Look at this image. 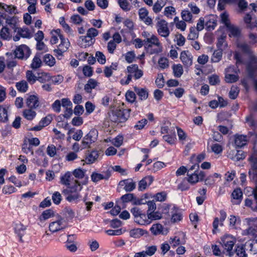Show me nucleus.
Here are the masks:
<instances>
[{
  "instance_id": "f257e3e1",
  "label": "nucleus",
  "mask_w": 257,
  "mask_h": 257,
  "mask_svg": "<svg viewBox=\"0 0 257 257\" xmlns=\"http://www.w3.org/2000/svg\"><path fill=\"white\" fill-rule=\"evenodd\" d=\"M131 109H116L109 114L110 119L115 122H123L130 117Z\"/></svg>"
},
{
  "instance_id": "f03ea898",
  "label": "nucleus",
  "mask_w": 257,
  "mask_h": 257,
  "mask_svg": "<svg viewBox=\"0 0 257 257\" xmlns=\"http://www.w3.org/2000/svg\"><path fill=\"white\" fill-rule=\"evenodd\" d=\"M237 47L238 51H236L234 52V59L236 60V65L244 64V62L243 59L242 54L239 52V51L248 55L252 53V52L250 47L246 43H238L237 44Z\"/></svg>"
},
{
  "instance_id": "7ed1b4c3",
  "label": "nucleus",
  "mask_w": 257,
  "mask_h": 257,
  "mask_svg": "<svg viewBox=\"0 0 257 257\" xmlns=\"http://www.w3.org/2000/svg\"><path fill=\"white\" fill-rule=\"evenodd\" d=\"M248 160L250 163V169L248 172L249 177L254 182L255 188H257V150L253 149V152Z\"/></svg>"
},
{
  "instance_id": "20e7f679",
  "label": "nucleus",
  "mask_w": 257,
  "mask_h": 257,
  "mask_svg": "<svg viewBox=\"0 0 257 257\" xmlns=\"http://www.w3.org/2000/svg\"><path fill=\"white\" fill-rule=\"evenodd\" d=\"M67 227V220L60 216H57L55 219L49 224V229L51 232L55 233L62 231Z\"/></svg>"
},
{
  "instance_id": "39448f33",
  "label": "nucleus",
  "mask_w": 257,
  "mask_h": 257,
  "mask_svg": "<svg viewBox=\"0 0 257 257\" xmlns=\"http://www.w3.org/2000/svg\"><path fill=\"white\" fill-rule=\"evenodd\" d=\"M257 57L253 53L248 55V60L246 63L247 75L248 77H253L256 73Z\"/></svg>"
},
{
  "instance_id": "423d86ee",
  "label": "nucleus",
  "mask_w": 257,
  "mask_h": 257,
  "mask_svg": "<svg viewBox=\"0 0 257 257\" xmlns=\"http://www.w3.org/2000/svg\"><path fill=\"white\" fill-rule=\"evenodd\" d=\"M156 20L157 21L156 27L158 34L165 38L168 37L170 33L168 23L165 20L159 18H157Z\"/></svg>"
},
{
  "instance_id": "0eeeda50",
  "label": "nucleus",
  "mask_w": 257,
  "mask_h": 257,
  "mask_svg": "<svg viewBox=\"0 0 257 257\" xmlns=\"http://www.w3.org/2000/svg\"><path fill=\"white\" fill-rule=\"evenodd\" d=\"M98 137V132L96 130H91L84 138L82 142L83 148L89 147L90 145L95 142Z\"/></svg>"
},
{
  "instance_id": "6e6552de",
  "label": "nucleus",
  "mask_w": 257,
  "mask_h": 257,
  "mask_svg": "<svg viewBox=\"0 0 257 257\" xmlns=\"http://www.w3.org/2000/svg\"><path fill=\"white\" fill-rule=\"evenodd\" d=\"M88 177H86L81 181L78 179L73 180L69 186L70 192L78 193L81 190L83 185H86L88 183Z\"/></svg>"
},
{
  "instance_id": "1a4fd4ad",
  "label": "nucleus",
  "mask_w": 257,
  "mask_h": 257,
  "mask_svg": "<svg viewBox=\"0 0 257 257\" xmlns=\"http://www.w3.org/2000/svg\"><path fill=\"white\" fill-rule=\"evenodd\" d=\"M14 53L15 56L19 59H27L30 55L31 51L27 46L22 45L17 48Z\"/></svg>"
},
{
  "instance_id": "9d476101",
  "label": "nucleus",
  "mask_w": 257,
  "mask_h": 257,
  "mask_svg": "<svg viewBox=\"0 0 257 257\" xmlns=\"http://www.w3.org/2000/svg\"><path fill=\"white\" fill-rule=\"evenodd\" d=\"M17 34L13 37L14 41H18L20 39V36L24 38H30L32 36V34L30 30L26 27L20 28L18 27L15 29V32Z\"/></svg>"
},
{
  "instance_id": "9b49d317",
  "label": "nucleus",
  "mask_w": 257,
  "mask_h": 257,
  "mask_svg": "<svg viewBox=\"0 0 257 257\" xmlns=\"http://www.w3.org/2000/svg\"><path fill=\"white\" fill-rule=\"evenodd\" d=\"M235 242V239L229 235L224 236L221 239V243L222 246L227 251H230L232 249Z\"/></svg>"
},
{
  "instance_id": "f8f14e48",
  "label": "nucleus",
  "mask_w": 257,
  "mask_h": 257,
  "mask_svg": "<svg viewBox=\"0 0 257 257\" xmlns=\"http://www.w3.org/2000/svg\"><path fill=\"white\" fill-rule=\"evenodd\" d=\"M145 45L148 47H152L153 46H156L161 51L162 46L159 38L155 35H151L149 38L144 40Z\"/></svg>"
},
{
  "instance_id": "ddd939ff",
  "label": "nucleus",
  "mask_w": 257,
  "mask_h": 257,
  "mask_svg": "<svg viewBox=\"0 0 257 257\" xmlns=\"http://www.w3.org/2000/svg\"><path fill=\"white\" fill-rule=\"evenodd\" d=\"M58 36L61 40V43L59 45L58 49L55 51L59 55H62L63 53L66 51L68 49L70 43L67 39L63 38L61 34H58Z\"/></svg>"
},
{
  "instance_id": "4468645a",
  "label": "nucleus",
  "mask_w": 257,
  "mask_h": 257,
  "mask_svg": "<svg viewBox=\"0 0 257 257\" xmlns=\"http://www.w3.org/2000/svg\"><path fill=\"white\" fill-rule=\"evenodd\" d=\"M227 157L234 161H238L244 159L245 155L242 151L230 150L227 152Z\"/></svg>"
},
{
  "instance_id": "2eb2a0df",
  "label": "nucleus",
  "mask_w": 257,
  "mask_h": 257,
  "mask_svg": "<svg viewBox=\"0 0 257 257\" xmlns=\"http://www.w3.org/2000/svg\"><path fill=\"white\" fill-rule=\"evenodd\" d=\"M154 181L152 176H147L142 179L139 183L138 189L139 191H143L148 187L151 185Z\"/></svg>"
},
{
  "instance_id": "dca6fc26",
  "label": "nucleus",
  "mask_w": 257,
  "mask_h": 257,
  "mask_svg": "<svg viewBox=\"0 0 257 257\" xmlns=\"http://www.w3.org/2000/svg\"><path fill=\"white\" fill-rule=\"evenodd\" d=\"M193 57L188 51H184L181 53L180 59L183 64L186 67H189L192 64Z\"/></svg>"
},
{
  "instance_id": "f3484780",
  "label": "nucleus",
  "mask_w": 257,
  "mask_h": 257,
  "mask_svg": "<svg viewBox=\"0 0 257 257\" xmlns=\"http://www.w3.org/2000/svg\"><path fill=\"white\" fill-rule=\"evenodd\" d=\"M27 106L30 108H36L40 105L39 98L37 95H30L26 99Z\"/></svg>"
},
{
  "instance_id": "a211bd4d",
  "label": "nucleus",
  "mask_w": 257,
  "mask_h": 257,
  "mask_svg": "<svg viewBox=\"0 0 257 257\" xmlns=\"http://www.w3.org/2000/svg\"><path fill=\"white\" fill-rule=\"evenodd\" d=\"M119 185L124 186L123 189L126 192H131L136 188V183L131 179L120 181Z\"/></svg>"
},
{
  "instance_id": "6ab92c4d",
  "label": "nucleus",
  "mask_w": 257,
  "mask_h": 257,
  "mask_svg": "<svg viewBox=\"0 0 257 257\" xmlns=\"http://www.w3.org/2000/svg\"><path fill=\"white\" fill-rule=\"evenodd\" d=\"M95 40H91V39L87 37L86 36H82L79 37L78 41L77 44L82 48L88 47L94 44Z\"/></svg>"
},
{
  "instance_id": "aec40b11",
  "label": "nucleus",
  "mask_w": 257,
  "mask_h": 257,
  "mask_svg": "<svg viewBox=\"0 0 257 257\" xmlns=\"http://www.w3.org/2000/svg\"><path fill=\"white\" fill-rule=\"evenodd\" d=\"M149 12L145 8H141L139 11L140 19L146 25H150L152 24V19L148 16Z\"/></svg>"
},
{
  "instance_id": "412c9836",
  "label": "nucleus",
  "mask_w": 257,
  "mask_h": 257,
  "mask_svg": "<svg viewBox=\"0 0 257 257\" xmlns=\"http://www.w3.org/2000/svg\"><path fill=\"white\" fill-rule=\"evenodd\" d=\"M177 133L180 144L184 145L190 140L187 134L181 128L177 127Z\"/></svg>"
},
{
  "instance_id": "4be33fe9",
  "label": "nucleus",
  "mask_w": 257,
  "mask_h": 257,
  "mask_svg": "<svg viewBox=\"0 0 257 257\" xmlns=\"http://www.w3.org/2000/svg\"><path fill=\"white\" fill-rule=\"evenodd\" d=\"M252 194L255 200V204H253L252 200L247 198L245 200V205L250 207L252 210L257 211V188L252 190Z\"/></svg>"
},
{
  "instance_id": "5701e85b",
  "label": "nucleus",
  "mask_w": 257,
  "mask_h": 257,
  "mask_svg": "<svg viewBox=\"0 0 257 257\" xmlns=\"http://www.w3.org/2000/svg\"><path fill=\"white\" fill-rule=\"evenodd\" d=\"M248 140V138L246 136L236 135L235 136L234 143L237 147L241 148L246 144Z\"/></svg>"
},
{
  "instance_id": "b1692460",
  "label": "nucleus",
  "mask_w": 257,
  "mask_h": 257,
  "mask_svg": "<svg viewBox=\"0 0 257 257\" xmlns=\"http://www.w3.org/2000/svg\"><path fill=\"white\" fill-rule=\"evenodd\" d=\"M135 92L138 95L141 100H146L148 97V91L145 88L134 87Z\"/></svg>"
},
{
  "instance_id": "393cba45",
  "label": "nucleus",
  "mask_w": 257,
  "mask_h": 257,
  "mask_svg": "<svg viewBox=\"0 0 257 257\" xmlns=\"http://www.w3.org/2000/svg\"><path fill=\"white\" fill-rule=\"evenodd\" d=\"M98 151H93L89 153L85 158V162L87 164H92L95 162L99 157Z\"/></svg>"
},
{
  "instance_id": "a878e982",
  "label": "nucleus",
  "mask_w": 257,
  "mask_h": 257,
  "mask_svg": "<svg viewBox=\"0 0 257 257\" xmlns=\"http://www.w3.org/2000/svg\"><path fill=\"white\" fill-rule=\"evenodd\" d=\"M205 25L207 29L210 31L213 30L216 26V18L214 16H210L206 18Z\"/></svg>"
},
{
  "instance_id": "bb28decb",
  "label": "nucleus",
  "mask_w": 257,
  "mask_h": 257,
  "mask_svg": "<svg viewBox=\"0 0 257 257\" xmlns=\"http://www.w3.org/2000/svg\"><path fill=\"white\" fill-rule=\"evenodd\" d=\"M226 36L224 35H221L217 39V43L216 44L218 49L224 51L228 47V45L225 41Z\"/></svg>"
},
{
  "instance_id": "cd10ccee",
  "label": "nucleus",
  "mask_w": 257,
  "mask_h": 257,
  "mask_svg": "<svg viewBox=\"0 0 257 257\" xmlns=\"http://www.w3.org/2000/svg\"><path fill=\"white\" fill-rule=\"evenodd\" d=\"M54 212L51 209H47L44 211L41 215L39 216V219L41 222H44L45 221L54 217Z\"/></svg>"
},
{
  "instance_id": "c85d7f7f",
  "label": "nucleus",
  "mask_w": 257,
  "mask_h": 257,
  "mask_svg": "<svg viewBox=\"0 0 257 257\" xmlns=\"http://www.w3.org/2000/svg\"><path fill=\"white\" fill-rule=\"evenodd\" d=\"M231 196L233 198L232 202L234 204H239L242 197V192L240 189L237 188L233 191Z\"/></svg>"
},
{
  "instance_id": "c756f323",
  "label": "nucleus",
  "mask_w": 257,
  "mask_h": 257,
  "mask_svg": "<svg viewBox=\"0 0 257 257\" xmlns=\"http://www.w3.org/2000/svg\"><path fill=\"white\" fill-rule=\"evenodd\" d=\"M251 79L253 81V87L254 90L257 92V75L255 73V75L253 77H248L247 75L241 80V84L246 89L248 88V79Z\"/></svg>"
},
{
  "instance_id": "7c9ffc66",
  "label": "nucleus",
  "mask_w": 257,
  "mask_h": 257,
  "mask_svg": "<svg viewBox=\"0 0 257 257\" xmlns=\"http://www.w3.org/2000/svg\"><path fill=\"white\" fill-rule=\"evenodd\" d=\"M135 221L140 225H147L151 223L149 219L148 215L142 213L136 219Z\"/></svg>"
},
{
  "instance_id": "2f4dec72",
  "label": "nucleus",
  "mask_w": 257,
  "mask_h": 257,
  "mask_svg": "<svg viewBox=\"0 0 257 257\" xmlns=\"http://www.w3.org/2000/svg\"><path fill=\"white\" fill-rule=\"evenodd\" d=\"M19 22L18 18L17 17H10L6 19V23L9 25L10 28L14 30L15 32L18 26V23Z\"/></svg>"
},
{
  "instance_id": "473e14b6",
  "label": "nucleus",
  "mask_w": 257,
  "mask_h": 257,
  "mask_svg": "<svg viewBox=\"0 0 257 257\" xmlns=\"http://www.w3.org/2000/svg\"><path fill=\"white\" fill-rule=\"evenodd\" d=\"M109 177V175L107 174L106 175H104L100 173H97L95 172H93L92 173L91 175V180L93 182H97L103 179L107 180Z\"/></svg>"
},
{
  "instance_id": "72a5a7b5",
  "label": "nucleus",
  "mask_w": 257,
  "mask_h": 257,
  "mask_svg": "<svg viewBox=\"0 0 257 257\" xmlns=\"http://www.w3.org/2000/svg\"><path fill=\"white\" fill-rule=\"evenodd\" d=\"M227 28L229 32L228 35L229 37H237L239 36L240 31L237 27L230 24L227 27Z\"/></svg>"
},
{
  "instance_id": "f704fd0d",
  "label": "nucleus",
  "mask_w": 257,
  "mask_h": 257,
  "mask_svg": "<svg viewBox=\"0 0 257 257\" xmlns=\"http://www.w3.org/2000/svg\"><path fill=\"white\" fill-rule=\"evenodd\" d=\"M130 235L132 237H135V238H138L141 237V236H143V235L147 234L148 232L147 231L141 229V228H136L132 229L130 232Z\"/></svg>"
},
{
  "instance_id": "c9c22d12",
  "label": "nucleus",
  "mask_w": 257,
  "mask_h": 257,
  "mask_svg": "<svg viewBox=\"0 0 257 257\" xmlns=\"http://www.w3.org/2000/svg\"><path fill=\"white\" fill-rule=\"evenodd\" d=\"M97 84V81L93 79H90L87 83L84 86V90L88 93L91 92L92 89H94Z\"/></svg>"
},
{
  "instance_id": "e433bc0d",
  "label": "nucleus",
  "mask_w": 257,
  "mask_h": 257,
  "mask_svg": "<svg viewBox=\"0 0 257 257\" xmlns=\"http://www.w3.org/2000/svg\"><path fill=\"white\" fill-rule=\"evenodd\" d=\"M36 112L32 108H29L23 111V115L28 120H32L36 116Z\"/></svg>"
},
{
  "instance_id": "4c0bfd02",
  "label": "nucleus",
  "mask_w": 257,
  "mask_h": 257,
  "mask_svg": "<svg viewBox=\"0 0 257 257\" xmlns=\"http://www.w3.org/2000/svg\"><path fill=\"white\" fill-rule=\"evenodd\" d=\"M61 183L62 184L68 185L69 186L71 182L73 180L72 178L71 173L70 172H67L63 176L61 177Z\"/></svg>"
},
{
  "instance_id": "58836bf2",
  "label": "nucleus",
  "mask_w": 257,
  "mask_h": 257,
  "mask_svg": "<svg viewBox=\"0 0 257 257\" xmlns=\"http://www.w3.org/2000/svg\"><path fill=\"white\" fill-rule=\"evenodd\" d=\"M16 87L20 92H26L28 90V85L25 80H22L16 83Z\"/></svg>"
},
{
  "instance_id": "ea45409f",
  "label": "nucleus",
  "mask_w": 257,
  "mask_h": 257,
  "mask_svg": "<svg viewBox=\"0 0 257 257\" xmlns=\"http://www.w3.org/2000/svg\"><path fill=\"white\" fill-rule=\"evenodd\" d=\"M0 36L2 39L9 40L12 37V35L10 32L9 29L7 27H3L0 32Z\"/></svg>"
},
{
  "instance_id": "a19ab883",
  "label": "nucleus",
  "mask_w": 257,
  "mask_h": 257,
  "mask_svg": "<svg viewBox=\"0 0 257 257\" xmlns=\"http://www.w3.org/2000/svg\"><path fill=\"white\" fill-rule=\"evenodd\" d=\"M222 51H223L219 49H217L214 51L211 57V62L214 63H217L219 62L222 58Z\"/></svg>"
},
{
  "instance_id": "79ce46f5",
  "label": "nucleus",
  "mask_w": 257,
  "mask_h": 257,
  "mask_svg": "<svg viewBox=\"0 0 257 257\" xmlns=\"http://www.w3.org/2000/svg\"><path fill=\"white\" fill-rule=\"evenodd\" d=\"M73 175L78 180H83L85 178L87 177L85 176V171L81 169H76L73 172Z\"/></svg>"
},
{
  "instance_id": "37998d69",
  "label": "nucleus",
  "mask_w": 257,
  "mask_h": 257,
  "mask_svg": "<svg viewBox=\"0 0 257 257\" xmlns=\"http://www.w3.org/2000/svg\"><path fill=\"white\" fill-rule=\"evenodd\" d=\"M150 231L154 235H158L162 233L163 226L159 223L153 224L150 228Z\"/></svg>"
},
{
  "instance_id": "c03bdc74",
  "label": "nucleus",
  "mask_w": 257,
  "mask_h": 257,
  "mask_svg": "<svg viewBox=\"0 0 257 257\" xmlns=\"http://www.w3.org/2000/svg\"><path fill=\"white\" fill-rule=\"evenodd\" d=\"M174 76L176 77H180L183 73L182 66L181 64L174 65L172 67Z\"/></svg>"
},
{
  "instance_id": "a18cd8bd",
  "label": "nucleus",
  "mask_w": 257,
  "mask_h": 257,
  "mask_svg": "<svg viewBox=\"0 0 257 257\" xmlns=\"http://www.w3.org/2000/svg\"><path fill=\"white\" fill-rule=\"evenodd\" d=\"M251 17L248 14L245 15L243 18V21L246 25V27L250 29H252L255 27L254 23L251 22Z\"/></svg>"
},
{
  "instance_id": "49530a36",
  "label": "nucleus",
  "mask_w": 257,
  "mask_h": 257,
  "mask_svg": "<svg viewBox=\"0 0 257 257\" xmlns=\"http://www.w3.org/2000/svg\"><path fill=\"white\" fill-rule=\"evenodd\" d=\"M98 31L95 28H91L88 29L86 32L87 37L91 39V40H95L94 38L98 36Z\"/></svg>"
},
{
  "instance_id": "de8ad7c7",
  "label": "nucleus",
  "mask_w": 257,
  "mask_h": 257,
  "mask_svg": "<svg viewBox=\"0 0 257 257\" xmlns=\"http://www.w3.org/2000/svg\"><path fill=\"white\" fill-rule=\"evenodd\" d=\"M187 176H188L187 178L188 182L192 184H195L199 181L197 172H193V173L188 172Z\"/></svg>"
},
{
  "instance_id": "09e8293b",
  "label": "nucleus",
  "mask_w": 257,
  "mask_h": 257,
  "mask_svg": "<svg viewBox=\"0 0 257 257\" xmlns=\"http://www.w3.org/2000/svg\"><path fill=\"white\" fill-rule=\"evenodd\" d=\"M239 79V76L235 74H226L225 80L227 83H233Z\"/></svg>"
},
{
  "instance_id": "8fccbe9b",
  "label": "nucleus",
  "mask_w": 257,
  "mask_h": 257,
  "mask_svg": "<svg viewBox=\"0 0 257 257\" xmlns=\"http://www.w3.org/2000/svg\"><path fill=\"white\" fill-rule=\"evenodd\" d=\"M44 61L46 64L50 66H53L55 64V58L52 55L49 54H46L45 55Z\"/></svg>"
},
{
  "instance_id": "3c124183",
  "label": "nucleus",
  "mask_w": 257,
  "mask_h": 257,
  "mask_svg": "<svg viewBox=\"0 0 257 257\" xmlns=\"http://www.w3.org/2000/svg\"><path fill=\"white\" fill-rule=\"evenodd\" d=\"M157 249V246L150 245L146 246V250H144L145 253L147 256H152L156 252Z\"/></svg>"
},
{
  "instance_id": "603ef678",
  "label": "nucleus",
  "mask_w": 257,
  "mask_h": 257,
  "mask_svg": "<svg viewBox=\"0 0 257 257\" xmlns=\"http://www.w3.org/2000/svg\"><path fill=\"white\" fill-rule=\"evenodd\" d=\"M42 61L39 56L36 55L33 58L32 63L31 65V67L34 69H37L41 66Z\"/></svg>"
},
{
  "instance_id": "864d4df0",
  "label": "nucleus",
  "mask_w": 257,
  "mask_h": 257,
  "mask_svg": "<svg viewBox=\"0 0 257 257\" xmlns=\"http://www.w3.org/2000/svg\"><path fill=\"white\" fill-rule=\"evenodd\" d=\"M181 17L184 21L188 22H191L192 18V15L188 10L183 11L181 13Z\"/></svg>"
},
{
  "instance_id": "5fc2aeb1",
  "label": "nucleus",
  "mask_w": 257,
  "mask_h": 257,
  "mask_svg": "<svg viewBox=\"0 0 257 257\" xmlns=\"http://www.w3.org/2000/svg\"><path fill=\"white\" fill-rule=\"evenodd\" d=\"M239 92V89L237 86H232L229 93V96L231 99H235Z\"/></svg>"
},
{
  "instance_id": "6e6d98bb",
  "label": "nucleus",
  "mask_w": 257,
  "mask_h": 257,
  "mask_svg": "<svg viewBox=\"0 0 257 257\" xmlns=\"http://www.w3.org/2000/svg\"><path fill=\"white\" fill-rule=\"evenodd\" d=\"M95 58L101 64H104L106 62L105 56L101 52L97 51L95 53Z\"/></svg>"
},
{
  "instance_id": "4d7b16f0",
  "label": "nucleus",
  "mask_w": 257,
  "mask_h": 257,
  "mask_svg": "<svg viewBox=\"0 0 257 257\" xmlns=\"http://www.w3.org/2000/svg\"><path fill=\"white\" fill-rule=\"evenodd\" d=\"M245 123H247L248 126L252 128L255 126L256 123L252 114H249L246 116Z\"/></svg>"
},
{
  "instance_id": "13d9d810",
  "label": "nucleus",
  "mask_w": 257,
  "mask_h": 257,
  "mask_svg": "<svg viewBox=\"0 0 257 257\" xmlns=\"http://www.w3.org/2000/svg\"><path fill=\"white\" fill-rule=\"evenodd\" d=\"M118 4L120 7L124 11H128L131 10V6L127 0H118Z\"/></svg>"
},
{
  "instance_id": "bf43d9fd",
  "label": "nucleus",
  "mask_w": 257,
  "mask_h": 257,
  "mask_svg": "<svg viewBox=\"0 0 257 257\" xmlns=\"http://www.w3.org/2000/svg\"><path fill=\"white\" fill-rule=\"evenodd\" d=\"M39 76L37 80L41 83L49 81L50 80V76L47 73L43 72Z\"/></svg>"
},
{
  "instance_id": "052dcab7",
  "label": "nucleus",
  "mask_w": 257,
  "mask_h": 257,
  "mask_svg": "<svg viewBox=\"0 0 257 257\" xmlns=\"http://www.w3.org/2000/svg\"><path fill=\"white\" fill-rule=\"evenodd\" d=\"M8 120V111L6 108L3 107L0 111V121L6 122Z\"/></svg>"
},
{
  "instance_id": "680f3d73",
  "label": "nucleus",
  "mask_w": 257,
  "mask_h": 257,
  "mask_svg": "<svg viewBox=\"0 0 257 257\" xmlns=\"http://www.w3.org/2000/svg\"><path fill=\"white\" fill-rule=\"evenodd\" d=\"M135 57L136 55L134 51H129L124 55L125 60L129 63L133 62Z\"/></svg>"
},
{
  "instance_id": "e2e57ef3",
  "label": "nucleus",
  "mask_w": 257,
  "mask_h": 257,
  "mask_svg": "<svg viewBox=\"0 0 257 257\" xmlns=\"http://www.w3.org/2000/svg\"><path fill=\"white\" fill-rule=\"evenodd\" d=\"M235 251L236 254L239 257H247L244 246L243 245L238 246Z\"/></svg>"
},
{
  "instance_id": "0e129e2a",
  "label": "nucleus",
  "mask_w": 257,
  "mask_h": 257,
  "mask_svg": "<svg viewBox=\"0 0 257 257\" xmlns=\"http://www.w3.org/2000/svg\"><path fill=\"white\" fill-rule=\"evenodd\" d=\"M175 41L179 46H182L184 45L185 38L181 34H176Z\"/></svg>"
},
{
  "instance_id": "69168bd1",
  "label": "nucleus",
  "mask_w": 257,
  "mask_h": 257,
  "mask_svg": "<svg viewBox=\"0 0 257 257\" xmlns=\"http://www.w3.org/2000/svg\"><path fill=\"white\" fill-rule=\"evenodd\" d=\"M123 138L121 136H117L112 141V144L116 147H120L123 143Z\"/></svg>"
},
{
  "instance_id": "338daca9",
  "label": "nucleus",
  "mask_w": 257,
  "mask_h": 257,
  "mask_svg": "<svg viewBox=\"0 0 257 257\" xmlns=\"http://www.w3.org/2000/svg\"><path fill=\"white\" fill-rule=\"evenodd\" d=\"M26 78L30 83H34L37 80V77L35 76L32 71L28 70L26 72Z\"/></svg>"
},
{
  "instance_id": "774afa93",
  "label": "nucleus",
  "mask_w": 257,
  "mask_h": 257,
  "mask_svg": "<svg viewBox=\"0 0 257 257\" xmlns=\"http://www.w3.org/2000/svg\"><path fill=\"white\" fill-rule=\"evenodd\" d=\"M126 99L131 103L135 102L136 96L133 91H128L125 94Z\"/></svg>"
}]
</instances>
